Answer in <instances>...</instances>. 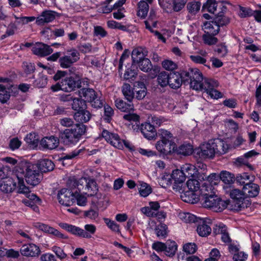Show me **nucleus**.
<instances>
[{
  "label": "nucleus",
  "mask_w": 261,
  "mask_h": 261,
  "mask_svg": "<svg viewBox=\"0 0 261 261\" xmlns=\"http://www.w3.org/2000/svg\"><path fill=\"white\" fill-rule=\"evenodd\" d=\"M74 119L78 123L71 128H66L60 132L62 144L67 147H72L77 144L86 134L87 126L84 123L88 122L91 118V114L84 109L75 112Z\"/></svg>",
  "instance_id": "1"
},
{
  "label": "nucleus",
  "mask_w": 261,
  "mask_h": 261,
  "mask_svg": "<svg viewBox=\"0 0 261 261\" xmlns=\"http://www.w3.org/2000/svg\"><path fill=\"white\" fill-rule=\"evenodd\" d=\"M186 193L188 198L184 199V201L191 203H196L200 201L204 207L216 212H221L227 208L229 202L222 200L214 194L213 190L205 192L204 190L194 189Z\"/></svg>",
  "instance_id": "2"
},
{
  "label": "nucleus",
  "mask_w": 261,
  "mask_h": 261,
  "mask_svg": "<svg viewBox=\"0 0 261 261\" xmlns=\"http://www.w3.org/2000/svg\"><path fill=\"white\" fill-rule=\"evenodd\" d=\"M163 179L166 181L167 186L173 184V189L181 194V198L183 201L188 198L186 192L195 189L196 187H198L196 185L199 184V181L195 179H189L186 186H184L186 178L181 168L180 170H173L170 175H167L166 177L164 176Z\"/></svg>",
  "instance_id": "3"
},
{
  "label": "nucleus",
  "mask_w": 261,
  "mask_h": 261,
  "mask_svg": "<svg viewBox=\"0 0 261 261\" xmlns=\"http://www.w3.org/2000/svg\"><path fill=\"white\" fill-rule=\"evenodd\" d=\"M157 136L160 139L157 141L155 147L160 155L164 157L173 153L176 144L172 134L167 130L160 129Z\"/></svg>",
  "instance_id": "4"
},
{
  "label": "nucleus",
  "mask_w": 261,
  "mask_h": 261,
  "mask_svg": "<svg viewBox=\"0 0 261 261\" xmlns=\"http://www.w3.org/2000/svg\"><path fill=\"white\" fill-rule=\"evenodd\" d=\"M18 174L23 175V180L24 181V178H25L27 183L33 187L38 185L43 177L42 174L40 173L37 169V167L34 164L28 165L25 170L21 168L16 170L14 176L17 181V175Z\"/></svg>",
  "instance_id": "5"
},
{
  "label": "nucleus",
  "mask_w": 261,
  "mask_h": 261,
  "mask_svg": "<svg viewBox=\"0 0 261 261\" xmlns=\"http://www.w3.org/2000/svg\"><path fill=\"white\" fill-rule=\"evenodd\" d=\"M229 196L231 201L228 200V206L230 205V208L233 211H239L245 208L249 207L251 205V201L246 199L243 189H233L230 191Z\"/></svg>",
  "instance_id": "6"
},
{
  "label": "nucleus",
  "mask_w": 261,
  "mask_h": 261,
  "mask_svg": "<svg viewBox=\"0 0 261 261\" xmlns=\"http://www.w3.org/2000/svg\"><path fill=\"white\" fill-rule=\"evenodd\" d=\"M23 175L18 174L17 179L18 180V193L24 194L27 199L22 200V202L27 206L33 207L35 203L41 205L42 201L36 194L31 192L29 187L25 186L23 180Z\"/></svg>",
  "instance_id": "7"
},
{
  "label": "nucleus",
  "mask_w": 261,
  "mask_h": 261,
  "mask_svg": "<svg viewBox=\"0 0 261 261\" xmlns=\"http://www.w3.org/2000/svg\"><path fill=\"white\" fill-rule=\"evenodd\" d=\"M80 182L75 179L71 187L62 188L58 191L57 198L61 204L69 206L74 203L75 190Z\"/></svg>",
  "instance_id": "8"
},
{
  "label": "nucleus",
  "mask_w": 261,
  "mask_h": 261,
  "mask_svg": "<svg viewBox=\"0 0 261 261\" xmlns=\"http://www.w3.org/2000/svg\"><path fill=\"white\" fill-rule=\"evenodd\" d=\"M81 97H84L86 102L90 103L92 108L97 110L103 107L105 100L98 96L97 92L92 88H83L79 92Z\"/></svg>",
  "instance_id": "9"
},
{
  "label": "nucleus",
  "mask_w": 261,
  "mask_h": 261,
  "mask_svg": "<svg viewBox=\"0 0 261 261\" xmlns=\"http://www.w3.org/2000/svg\"><path fill=\"white\" fill-rule=\"evenodd\" d=\"M221 6H222L221 11L215 14L212 20L205 21L203 23V26H207L206 28L218 29L219 32L221 27L225 26L230 22L229 18L224 15L226 11L227 7L222 4Z\"/></svg>",
  "instance_id": "10"
},
{
  "label": "nucleus",
  "mask_w": 261,
  "mask_h": 261,
  "mask_svg": "<svg viewBox=\"0 0 261 261\" xmlns=\"http://www.w3.org/2000/svg\"><path fill=\"white\" fill-rule=\"evenodd\" d=\"M188 73L187 70H180L179 72H170L169 84L168 85L173 89H177L181 87L182 84L188 85Z\"/></svg>",
  "instance_id": "11"
},
{
  "label": "nucleus",
  "mask_w": 261,
  "mask_h": 261,
  "mask_svg": "<svg viewBox=\"0 0 261 261\" xmlns=\"http://www.w3.org/2000/svg\"><path fill=\"white\" fill-rule=\"evenodd\" d=\"M80 53L75 48L68 50L67 54L61 57L59 60V63L62 68H68L80 59Z\"/></svg>",
  "instance_id": "12"
},
{
  "label": "nucleus",
  "mask_w": 261,
  "mask_h": 261,
  "mask_svg": "<svg viewBox=\"0 0 261 261\" xmlns=\"http://www.w3.org/2000/svg\"><path fill=\"white\" fill-rule=\"evenodd\" d=\"M188 85L190 84L193 89L199 90L202 87L203 75L198 69L189 68L188 71Z\"/></svg>",
  "instance_id": "13"
},
{
  "label": "nucleus",
  "mask_w": 261,
  "mask_h": 261,
  "mask_svg": "<svg viewBox=\"0 0 261 261\" xmlns=\"http://www.w3.org/2000/svg\"><path fill=\"white\" fill-rule=\"evenodd\" d=\"M215 150L208 141L195 149L194 155L201 159H213L216 154Z\"/></svg>",
  "instance_id": "14"
},
{
  "label": "nucleus",
  "mask_w": 261,
  "mask_h": 261,
  "mask_svg": "<svg viewBox=\"0 0 261 261\" xmlns=\"http://www.w3.org/2000/svg\"><path fill=\"white\" fill-rule=\"evenodd\" d=\"M60 142L61 143L60 134L59 138L55 136H46L40 141L39 147L42 150H53L58 147Z\"/></svg>",
  "instance_id": "15"
},
{
  "label": "nucleus",
  "mask_w": 261,
  "mask_h": 261,
  "mask_svg": "<svg viewBox=\"0 0 261 261\" xmlns=\"http://www.w3.org/2000/svg\"><path fill=\"white\" fill-rule=\"evenodd\" d=\"M62 83L64 84V91L67 92L74 91L81 87V79L77 75L65 77L62 79Z\"/></svg>",
  "instance_id": "16"
},
{
  "label": "nucleus",
  "mask_w": 261,
  "mask_h": 261,
  "mask_svg": "<svg viewBox=\"0 0 261 261\" xmlns=\"http://www.w3.org/2000/svg\"><path fill=\"white\" fill-rule=\"evenodd\" d=\"M220 174H217L215 173L211 174L208 176H205L206 178V181H204L200 186V181L197 186L198 187H196L195 189H201L204 190L205 192H208V190H213L214 188V185H217L218 182L220 180Z\"/></svg>",
  "instance_id": "17"
},
{
  "label": "nucleus",
  "mask_w": 261,
  "mask_h": 261,
  "mask_svg": "<svg viewBox=\"0 0 261 261\" xmlns=\"http://www.w3.org/2000/svg\"><path fill=\"white\" fill-rule=\"evenodd\" d=\"M185 178L195 179L198 181L204 180V178L200 175L198 170L195 166L190 164H186L181 167Z\"/></svg>",
  "instance_id": "18"
},
{
  "label": "nucleus",
  "mask_w": 261,
  "mask_h": 261,
  "mask_svg": "<svg viewBox=\"0 0 261 261\" xmlns=\"http://www.w3.org/2000/svg\"><path fill=\"white\" fill-rule=\"evenodd\" d=\"M204 33L202 36L203 43L207 45H216L218 42V39L215 37L219 32L218 29L206 28L207 26H203Z\"/></svg>",
  "instance_id": "19"
},
{
  "label": "nucleus",
  "mask_w": 261,
  "mask_h": 261,
  "mask_svg": "<svg viewBox=\"0 0 261 261\" xmlns=\"http://www.w3.org/2000/svg\"><path fill=\"white\" fill-rule=\"evenodd\" d=\"M83 180H85L86 182L85 190L86 192L85 194H87L88 197H93L95 196L98 191V186L95 179L91 178H82L79 180L81 181L79 186H82L83 184Z\"/></svg>",
  "instance_id": "20"
},
{
  "label": "nucleus",
  "mask_w": 261,
  "mask_h": 261,
  "mask_svg": "<svg viewBox=\"0 0 261 261\" xmlns=\"http://www.w3.org/2000/svg\"><path fill=\"white\" fill-rule=\"evenodd\" d=\"M21 254L25 257H37L41 253L38 246L34 243L23 244L20 249Z\"/></svg>",
  "instance_id": "21"
},
{
  "label": "nucleus",
  "mask_w": 261,
  "mask_h": 261,
  "mask_svg": "<svg viewBox=\"0 0 261 261\" xmlns=\"http://www.w3.org/2000/svg\"><path fill=\"white\" fill-rule=\"evenodd\" d=\"M254 181H250L244 185L243 190L246 199L255 198L257 197L260 192V187L258 184L253 182Z\"/></svg>",
  "instance_id": "22"
},
{
  "label": "nucleus",
  "mask_w": 261,
  "mask_h": 261,
  "mask_svg": "<svg viewBox=\"0 0 261 261\" xmlns=\"http://www.w3.org/2000/svg\"><path fill=\"white\" fill-rule=\"evenodd\" d=\"M212 147L215 150L216 154H224L228 151L229 145L226 141L219 138H215L208 140Z\"/></svg>",
  "instance_id": "23"
},
{
  "label": "nucleus",
  "mask_w": 261,
  "mask_h": 261,
  "mask_svg": "<svg viewBox=\"0 0 261 261\" xmlns=\"http://www.w3.org/2000/svg\"><path fill=\"white\" fill-rule=\"evenodd\" d=\"M140 130L143 136L148 140H152L158 135L155 126L150 122H146L140 126Z\"/></svg>",
  "instance_id": "24"
},
{
  "label": "nucleus",
  "mask_w": 261,
  "mask_h": 261,
  "mask_svg": "<svg viewBox=\"0 0 261 261\" xmlns=\"http://www.w3.org/2000/svg\"><path fill=\"white\" fill-rule=\"evenodd\" d=\"M59 226L63 229L66 230L72 234L77 236L80 238L88 237L89 236L85 232V230L79 227L69 224L66 223H61Z\"/></svg>",
  "instance_id": "25"
},
{
  "label": "nucleus",
  "mask_w": 261,
  "mask_h": 261,
  "mask_svg": "<svg viewBox=\"0 0 261 261\" xmlns=\"http://www.w3.org/2000/svg\"><path fill=\"white\" fill-rule=\"evenodd\" d=\"M35 165L42 174V173H47L53 171L55 167L54 162L47 158L40 159L38 161L37 164Z\"/></svg>",
  "instance_id": "26"
},
{
  "label": "nucleus",
  "mask_w": 261,
  "mask_h": 261,
  "mask_svg": "<svg viewBox=\"0 0 261 261\" xmlns=\"http://www.w3.org/2000/svg\"><path fill=\"white\" fill-rule=\"evenodd\" d=\"M58 13L51 10H45L42 12L40 15L37 17L36 22L38 25H42L45 23L52 22L56 18Z\"/></svg>",
  "instance_id": "27"
},
{
  "label": "nucleus",
  "mask_w": 261,
  "mask_h": 261,
  "mask_svg": "<svg viewBox=\"0 0 261 261\" xmlns=\"http://www.w3.org/2000/svg\"><path fill=\"white\" fill-rule=\"evenodd\" d=\"M17 182L12 177L4 178L0 181V189L6 193H12L17 187Z\"/></svg>",
  "instance_id": "28"
},
{
  "label": "nucleus",
  "mask_w": 261,
  "mask_h": 261,
  "mask_svg": "<svg viewBox=\"0 0 261 261\" xmlns=\"http://www.w3.org/2000/svg\"><path fill=\"white\" fill-rule=\"evenodd\" d=\"M174 149L173 153L185 156L190 155L193 153H194L195 151L193 146L190 143L187 142H184L178 147L176 145Z\"/></svg>",
  "instance_id": "29"
},
{
  "label": "nucleus",
  "mask_w": 261,
  "mask_h": 261,
  "mask_svg": "<svg viewBox=\"0 0 261 261\" xmlns=\"http://www.w3.org/2000/svg\"><path fill=\"white\" fill-rule=\"evenodd\" d=\"M137 67H139L140 69L143 72H149L152 70L156 73L159 72V67L156 66L153 67L152 64L148 58H145L136 64Z\"/></svg>",
  "instance_id": "30"
},
{
  "label": "nucleus",
  "mask_w": 261,
  "mask_h": 261,
  "mask_svg": "<svg viewBox=\"0 0 261 261\" xmlns=\"http://www.w3.org/2000/svg\"><path fill=\"white\" fill-rule=\"evenodd\" d=\"M125 100L117 98L115 100V106L121 112H131L134 110V106L133 103V100Z\"/></svg>",
  "instance_id": "31"
},
{
  "label": "nucleus",
  "mask_w": 261,
  "mask_h": 261,
  "mask_svg": "<svg viewBox=\"0 0 261 261\" xmlns=\"http://www.w3.org/2000/svg\"><path fill=\"white\" fill-rule=\"evenodd\" d=\"M197 225L196 231L199 236L206 237L211 233V227L207 224V222L205 220L199 219Z\"/></svg>",
  "instance_id": "32"
},
{
  "label": "nucleus",
  "mask_w": 261,
  "mask_h": 261,
  "mask_svg": "<svg viewBox=\"0 0 261 261\" xmlns=\"http://www.w3.org/2000/svg\"><path fill=\"white\" fill-rule=\"evenodd\" d=\"M138 69L136 64L132 63L130 65L126 66V70L123 75L124 80L132 82L134 81L138 75Z\"/></svg>",
  "instance_id": "33"
},
{
  "label": "nucleus",
  "mask_w": 261,
  "mask_h": 261,
  "mask_svg": "<svg viewBox=\"0 0 261 261\" xmlns=\"http://www.w3.org/2000/svg\"><path fill=\"white\" fill-rule=\"evenodd\" d=\"M40 46L33 47L32 51L34 55L43 57L51 54L53 52V49L48 45L40 43Z\"/></svg>",
  "instance_id": "34"
},
{
  "label": "nucleus",
  "mask_w": 261,
  "mask_h": 261,
  "mask_svg": "<svg viewBox=\"0 0 261 261\" xmlns=\"http://www.w3.org/2000/svg\"><path fill=\"white\" fill-rule=\"evenodd\" d=\"M13 87L12 84L5 86L0 84V102L3 104L6 103L11 97L10 91Z\"/></svg>",
  "instance_id": "35"
},
{
  "label": "nucleus",
  "mask_w": 261,
  "mask_h": 261,
  "mask_svg": "<svg viewBox=\"0 0 261 261\" xmlns=\"http://www.w3.org/2000/svg\"><path fill=\"white\" fill-rule=\"evenodd\" d=\"M81 150H74L68 154H64L59 158L58 161L63 166H68L72 164L71 160L78 156Z\"/></svg>",
  "instance_id": "36"
},
{
  "label": "nucleus",
  "mask_w": 261,
  "mask_h": 261,
  "mask_svg": "<svg viewBox=\"0 0 261 261\" xmlns=\"http://www.w3.org/2000/svg\"><path fill=\"white\" fill-rule=\"evenodd\" d=\"M147 51L145 48L138 47L135 48L132 53V63H137L147 56Z\"/></svg>",
  "instance_id": "37"
},
{
  "label": "nucleus",
  "mask_w": 261,
  "mask_h": 261,
  "mask_svg": "<svg viewBox=\"0 0 261 261\" xmlns=\"http://www.w3.org/2000/svg\"><path fill=\"white\" fill-rule=\"evenodd\" d=\"M255 179V176L254 175H251L248 173L243 172L241 174H238L235 176V181L238 185L243 186L250 181H254Z\"/></svg>",
  "instance_id": "38"
},
{
  "label": "nucleus",
  "mask_w": 261,
  "mask_h": 261,
  "mask_svg": "<svg viewBox=\"0 0 261 261\" xmlns=\"http://www.w3.org/2000/svg\"><path fill=\"white\" fill-rule=\"evenodd\" d=\"M149 3L144 0H140L138 3L137 16L141 19H144L147 16L149 11Z\"/></svg>",
  "instance_id": "39"
},
{
  "label": "nucleus",
  "mask_w": 261,
  "mask_h": 261,
  "mask_svg": "<svg viewBox=\"0 0 261 261\" xmlns=\"http://www.w3.org/2000/svg\"><path fill=\"white\" fill-rule=\"evenodd\" d=\"M213 50L216 55L221 58L225 57L228 53V48L225 42L217 43L213 47Z\"/></svg>",
  "instance_id": "40"
},
{
  "label": "nucleus",
  "mask_w": 261,
  "mask_h": 261,
  "mask_svg": "<svg viewBox=\"0 0 261 261\" xmlns=\"http://www.w3.org/2000/svg\"><path fill=\"white\" fill-rule=\"evenodd\" d=\"M219 177L224 184L229 186L233 184L235 181L234 174L227 171H222Z\"/></svg>",
  "instance_id": "41"
},
{
  "label": "nucleus",
  "mask_w": 261,
  "mask_h": 261,
  "mask_svg": "<svg viewBox=\"0 0 261 261\" xmlns=\"http://www.w3.org/2000/svg\"><path fill=\"white\" fill-rule=\"evenodd\" d=\"M167 249L165 250V254L167 256L172 257L177 250L178 245L174 241L168 240L166 243Z\"/></svg>",
  "instance_id": "42"
},
{
  "label": "nucleus",
  "mask_w": 261,
  "mask_h": 261,
  "mask_svg": "<svg viewBox=\"0 0 261 261\" xmlns=\"http://www.w3.org/2000/svg\"><path fill=\"white\" fill-rule=\"evenodd\" d=\"M72 109L75 112L87 109L86 101L81 97H74L71 103Z\"/></svg>",
  "instance_id": "43"
},
{
  "label": "nucleus",
  "mask_w": 261,
  "mask_h": 261,
  "mask_svg": "<svg viewBox=\"0 0 261 261\" xmlns=\"http://www.w3.org/2000/svg\"><path fill=\"white\" fill-rule=\"evenodd\" d=\"M218 3L216 0H207L206 2L203 4L202 7V11L206 10L211 13L215 15L218 13L217 11Z\"/></svg>",
  "instance_id": "44"
},
{
  "label": "nucleus",
  "mask_w": 261,
  "mask_h": 261,
  "mask_svg": "<svg viewBox=\"0 0 261 261\" xmlns=\"http://www.w3.org/2000/svg\"><path fill=\"white\" fill-rule=\"evenodd\" d=\"M23 68L24 73L25 74V76L28 77L32 75L31 76H29V79H35L34 73L36 70V67L34 63L23 62Z\"/></svg>",
  "instance_id": "45"
},
{
  "label": "nucleus",
  "mask_w": 261,
  "mask_h": 261,
  "mask_svg": "<svg viewBox=\"0 0 261 261\" xmlns=\"http://www.w3.org/2000/svg\"><path fill=\"white\" fill-rule=\"evenodd\" d=\"M122 93L127 100L133 99L135 98V95L133 92V89L130 84L128 83H124L122 87Z\"/></svg>",
  "instance_id": "46"
},
{
  "label": "nucleus",
  "mask_w": 261,
  "mask_h": 261,
  "mask_svg": "<svg viewBox=\"0 0 261 261\" xmlns=\"http://www.w3.org/2000/svg\"><path fill=\"white\" fill-rule=\"evenodd\" d=\"M154 230L158 238L164 239L168 235V226L164 223H161L156 225Z\"/></svg>",
  "instance_id": "47"
},
{
  "label": "nucleus",
  "mask_w": 261,
  "mask_h": 261,
  "mask_svg": "<svg viewBox=\"0 0 261 261\" xmlns=\"http://www.w3.org/2000/svg\"><path fill=\"white\" fill-rule=\"evenodd\" d=\"M170 72L161 71L158 75L157 81L158 84L162 87H165L169 84Z\"/></svg>",
  "instance_id": "48"
},
{
  "label": "nucleus",
  "mask_w": 261,
  "mask_h": 261,
  "mask_svg": "<svg viewBox=\"0 0 261 261\" xmlns=\"http://www.w3.org/2000/svg\"><path fill=\"white\" fill-rule=\"evenodd\" d=\"M217 86V82L212 79H207L202 83V87L199 89H203L207 94L215 89V87Z\"/></svg>",
  "instance_id": "49"
},
{
  "label": "nucleus",
  "mask_w": 261,
  "mask_h": 261,
  "mask_svg": "<svg viewBox=\"0 0 261 261\" xmlns=\"http://www.w3.org/2000/svg\"><path fill=\"white\" fill-rule=\"evenodd\" d=\"M48 82V79L46 75L42 72L39 73L38 78L34 82V85L35 87L41 88L45 87Z\"/></svg>",
  "instance_id": "50"
},
{
  "label": "nucleus",
  "mask_w": 261,
  "mask_h": 261,
  "mask_svg": "<svg viewBox=\"0 0 261 261\" xmlns=\"http://www.w3.org/2000/svg\"><path fill=\"white\" fill-rule=\"evenodd\" d=\"M81 189L77 187L75 192V198L74 203L76 201L77 204L79 206H85L87 202V199L86 196L80 194Z\"/></svg>",
  "instance_id": "51"
},
{
  "label": "nucleus",
  "mask_w": 261,
  "mask_h": 261,
  "mask_svg": "<svg viewBox=\"0 0 261 261\" xmlns=\"http://www.w3.org/2000/svg\"><path fill=\"white\" fill-rule=\"evenodd\" d=\"M122 140L120 139L118 134L113 133L109 143L115 147L121 149L123 147Z\"/></svg>",
  "instance_id": "52"
},
{
  "label": "nucleus",
  "mask_w": 261,
  "mask_h": 261,
  "mask_svg": "<svg viewBox=\"0 0 261 261\" xmlns=\"http://www.w3.org/2000/svg\"><path fill=\"white\" fill-rule=\"evenodd\" d=\"M104 114L103 116V120L107 123H110L112 117L114 115L113 109L108 104L104 105Z\"/></svg>",
  "instance_id": "53"
},
{
  "label": "nucleus",
  "mask_w": 261,
  "mask_h": 261,
  "mask_svg": "<svg viewBox=\"0 0 261 261\" xmlns=\"http://www.w3.org/2000/svg\"><path fill=\"white\" fill-rule=\"evenodd\" d=\"M181 216L182 220L186 223H198L199 219H201L200 218L197 217L196 216L190 213H184Z\"/></svg>",
  "instance_id": "54"
},
{
  "label": "nucleus",
  "mask_w": 261,
  "mask_h": 261,
  "mask_svg": "<svg viewBox=\"0 0 261 261\" xmlns=\"http://www.w3.org/2000/svg\"><path fill=\"white\" fill-rule=\"evenodd\" d=\"M139 192L142 197H146L152 192V190L149 184L142 182L139 189Z\"/></svg>",
  "instance_id": "55"
},
{
  "label": "nucleus",
  "mask_w": 261,
  "mask_h": 261,
  "mask_svg": "<svg viewBox=\"0 0 261 261\" xmlns=\"http://www.w3.org/2000/svg\"><path fill=\"white\" fill-rule=\"evenodd\" d=\"M201 3L196 1L189 2L187 5L189 12L193 14H196L199 11Z\"/></svg>",
  "instance_id": "56"
},
{
  "label": "nucleus",
  "mask_w": 261,
  "mask_h": 261,
  "mask_svg": "<svg viewBox=\"0 0 261 261\" xmlns=\"http://www.w3.org/2000/svg\"><path fill=\"white\" fill-rule=\"evenodd\" d=\"M197 246L194 243H187L183 246V251L188 254H193L197 250Z\"/></svg>",
  "instance_id": "57"
},
{
  "label": "nucleus",
  "mask_w": 261,
  "mask_h": 261,
  "mask_svg": "<svg viewBox=\"0 0 261 261\" xmlns=\"http://www.w3.org/2000/svg\"><path fill=\"white\" fill-rule=\"evenodd\" d=\"M103 221L108 228L112 231L118 233L120 232L119 225L116 223L114 221L107 218H104Z\"/></svg>",
  "instance_id": "58"
},
{
  "label": "nucleus",
  "mask_w": 261,
  "mask_h": 261,
  "mask_svg": "<svg viewBox=\"0 0 261 261\" xmlns=\"http://www.w3.org/2000/svg\"><path fill=\"white\" fill-rule=\"evenodd\" d=\"M187 3V0H173V11L175 12L180 11L185 7Z\"/></svg>",
  "instance_id": "59"
},
{
  "label": "nucleus",
  "mask_w": 261,
  "mask_h": 261,
  "mask_svg": "<svg viewBox=\"0 0 261 261\" xmlns=\"http://www.w3.org/2000/svg\"><path fill=\"white\" fill-rule=\"evenodd\" d=\"M239 16L241 18H246L253 16L254 13L250 8L244 7L240 6L239 7Z\"/></svg>",
  "instance_id": "60"
},
{
  "label": "nucleus",
  "mask_w": 261,
  "mask_h": 261,
  "mask_svg": "<svg viewBox=\"0 0 261 261\" xmlns=\"http://www.w3.org/2000/svg\"><path fill=\"white\" fill-rule=\"evenodd\" d=\"M46 233H48V234H53V235L55 236V237H56L58 238H60V239H68V237L67 236L60 232L57 229H56L53 227H51L50 226L48 228Z\"/></svg>",
  "instance_id": "61"
},
{
  "label": "nucleus",
  "mask_w": 261,
  "mask_h": 261,
  "mask_svg": "<svg viewBox=\"0 0 261 261\" xmlns=\"http://www.w3.org/2000/svg\"><path fill=\"white\" fill-rule=\"evenodd\" d=\"M163 67L170 72H173V70L177 68V65L173 61L169 60H165L162 62Z\"/></svg>",
  "instance_id": "62"
},
{
  "label": "nucleus",
  "mask_w": 261,
  "mask_h": 261,
  "mask_svg": "<svg viewBox=\"0 0 261 261\" xmlns=\"http://www.w3.org/2000/svg\"><path fill=\"white\" fill-rule=\"evenodd\" d=\"M51 250L56 254V256L61 260L65 259L67 257V254L64 252L63 249L60 247L54 246L51 248Z\"/></svg>",
  "instance_id": "63"
},
{
  "label": "nucleus",
  "mask_w": 261,
  "mask_h": 261,
  "mask_svg": "<svg viewBox=\"0 0 261 261\" xmlns=\"http://www.w3.org/2000/svg\"><path fill=\"white\" fill-rule=\"evenodd\" d=\"M248 257V255L247 253L244 251H239L233 254L232 259L234 261H245Z\"/></svg>",
  "instance_id": "64"
}]
</instances>
